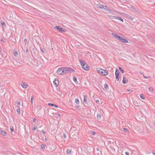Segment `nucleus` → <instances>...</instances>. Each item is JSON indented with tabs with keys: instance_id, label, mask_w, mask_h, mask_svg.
Masks as SVG:
<instances>
[{
	"instance_id": "f257e3e1",
	"label": "nucleus",
	"mask_w": 155,
	"mask_h": 155,
	"mask_svg": "<svg viewBox=\"0 0 155 155\" xmlns=\"http://www.w3.org/2000/svg\"><path fill=\"white\" fill-rule=\"evenodd\" d=\"M112 35L117 40H119L120 41L125 43H127L128 42V41L127 40L124 38H123V37H120L116 34L112 33Z\"/></svg>"
},
{
	"instance_id": "f03ea898",
	"label": "nucleus",
	"mask_w": 155,
	"mask_h": 155,
	"mask_svg": "<svg viewBox=\"0 0 155 155\" xmlns=\"http://www.w3.org/2000/svg\"><path fill=\"white\" fill-rule=\"evenodd\" d=\"M79 61L81 65L82 68L85 70H88L89 67L87 63L84 61L79 60Z\"/></svg>"
},
{
	"instance_id": "7ed1b4c3",
	"label": "nucleus",
	"mask_w": 155,
	"mask_h": 155,
	"mask_svg": "<svg viewBox=\"0 0 155 155\" xmlns=\"http://www.w3.org/2000/svg\"><path fill=\"white\" fill-rule=\"evenodd\" d=\"M63 68L64 74L71 72V71H74L71 68L67 67H63Z\"/></svg>"
},
{
	"instance_id": "20e7f679",
	"label": "nucleus",
	"mask_w": 155,
	"mask_h": 155,
	"mask_svg": "<svg viewBox=\"0 0 155 155\" xmlns=\"http://www.w3.org/2000/svg\"><path fill=\"white\" fill-rule=\"evenodd\" d=\"M57 73L59 75L64 74L63 67L61 68L58 69L57 71Z\"/></svg>"
},
{
	"instance_id": "39448f33",
	"label": "nucleus",
	"mask_w": 155,
	"mask_h": 155,
	"mask_svg": "<svg viewBox=\"0 0 155 155\" xmlns=\"http://www.w3.org/2000/svg\"><path fill=\"white\" fill-rule=\"evenodd\" d=\"M119 71L117 69H116L115 72V75L116 76V78L117 80V81H118L119 79Z\"/></svg>"
},
{
	"instance_id": "423d86ee",
	"label": "nucleus",
	"mask_w": 155,
	"mask_h": 155,
	"mask_svg": "<svg viewBox=\"0 0 155 155\" xmlns=\"http://www.w3.org/2000/svg\"><path fill=\"white\" fill-rule=\"evenodd\" d=\"M101 74L103 75L106 76L108 74V72L106 70L103 69V71H101Z\"/></svg>"
},
{
	"instance_id": "0eeeda50",
	"label": "nucleus",
	"mask_w": 155,
	"mask_h": 155,
	"mask_svg": "<svg viewBox=\"0 0 155 155\" xmlns=\"http://www.w3.org/2000/svg\"><path fill=\"white\" fill-rule=\"evenodd\" d=\"M124 16L128 19H129L131 20H133V18L132 17L126 14H124Z\"/></svg>"
},
{
	"instance_id": "6e6552de",
	"label": "nucleus",
	"mask_w": 155,
	"mask_h": 155,
	"mask_svg": "<svg viewBox=\"0 0 155 155\" xmlns=\"http://www.w3.org/2000/svg\"><path fill=\"white\" fill-rule=\"evenodd\" d=\"M21 85L24 88H26L28 87V85L26 83L24 82H21Z\"/></svg>"
},
{
	"instance_id": "1a4fd4ad",
	"label": "nucleus",
	"mask_w": 155,
	"mask_h": 155,
	"mask_svg": "<svg viewBox=\"0 0 155 155\" xmlns=\"http://www.w3.org/2000/svg\"><path fill=\"white\" fill-rule=\"evenodd\" d=\"M102 9L107 12H110V10L109 9L108 7L105 5H104Z\"/></svg>"
},
{
	"instance_id": "9d476101",
	"label": "nucleus",
	"mask_w": 155,
	"mask_h": 155,
	"mask_svg": "<svg viewBox=\"0 0 155 155\" xmlns=\"http://www.w3.org/2000/svg\"><path fill=\"white\" fill-rule=\"evenodd\" d=\"M53 83L55 85L56 87L58 86L59 84L58 80L55 79L53 81Z\"/></svg>"
},
{
	"instance_id": "9b49d317",
	"label": "nucleus",
	"mask_w": 155,
	"mask_h": 155,
	"mask_svg": "<svg viewBox=\"0 0 155 155\" xmlns=\"http://www.w3.org/2000/svg\"><path fill=\"white\" fill-rule=\"evenodd\" d=\"M0 133L3 136H6L7 135V133L4 130H0Z\"/></svg>"
},
{
	"instance_id": "f8f14e48",
	"label": "nucleus",
	"mask_w": 155,
	"mask_h": 155,
	"mask_svg": "<svg viewBox=\"0 0 155 155\" xmlns=\"http://www.w3.org/2000/svg\"><path fill=\"white\" fill-rule=\"evenodd\" d=\"M55 27L57 29V30H58V31H59L62 32L64 31V30L61 28H60L59 26H56Z\"/></svg>"
},
{
	"instance_id": "ddd939ff",
	"label": "nucleus",
	"mask_w": 155,
	"mask_h": 155,
	"mask_svg": "<svg viewBox=\"0 0 155 155\" xmlns=\"http://www.w3.org/2000/svg\"><path fill=\"white\" fill-rule=\"evenodd\" d=\"M114 17L115 18V19H117L119 20L122 22L124 21L123 19H122L119 16H114Z\"/></svg>"
},
{
	"instance_id": "4468645a",
	"label": "nucleus",
	"mask_w": 155,
	"mask_h": 155,
	"mask_svg": "<svg viewBox=\"0 0 155 155\" xmlns=\"http://www.w3.org/2000/svg\"><path fill=\"white\" fill-rule=\"evenodd\" d=\"M122 82L124 84L126 83L127 82V79L126 78H125L124 77Z\"/></svg>"
},
{
	"instance_id": "2eb2a0df",
	"label": "nucleus",
	"mask_w": 155,
	"mask_h": 155,
	"mask_svg": "<svg viewBox=\"0 0 155 155\" xmlns=\"http://www.w3.org/2000/svg\"><path fill=\"white\" fill-rule=\"evenodd\" d=\"M87 96L86 95H84V100H83V101H84V102H85V103L87 102Z\"/></svg>"
},
{
	"instance_id": "dca6fc26",
	"label": "nucleus",
	"mask_w": 155,
	"mask_h": 155,
	"mask_svg": "<svg viewBox=\"0 0 155 155\" xmlns=\"http://www.w3.org/2000/svg\"><path fill=\"white\" fill-rule=\"evenodd\" d=\"M48 105L50 106L53 107H57V108L58 107V106L57 105H56L54 104H52L51 103H48Z\"/></svg>"
},
{
	"instance_id": "f3484780",
	"label": "nucleus",
	"mask_w": 155,
	"mask_h": 155,
	"mask_svg": "<svg viewBox=\"0 0 155 155\" xmlns=\"http://www.w3.org/2000/svg\"><path fill=\"white\" fill-rule=\"evenodd\" d=\"M97 71L98 72H99V73L101 74V71H103V69H101V68H97Z\"/></svg>"
},
{
	"instance_id": "a211bd4d",
	"label": "nucleus",
	"mask_w": 155,
	"mask_h": 155,
	"mask_svg": "<svg viewBox=\"0 0 155 155\" xmlns=\"http://www.w3.org/2000/svg\"><path fill=\"white\" fill-rule=\"evenodd\" d=\"M104 6V5L101 4H99L98 5V7L99 8L102 9Z\"/></svg>"
},
{
	"instance_id": "6ab92c4d",
	"label": "nucleus",
	"mask_w": 155,
	"mask_h": 155,
	"mask_svg": "<svg viewBox=\"0 0 155 155\" xmlns=\"http://www.w3.org/2000/svg\"><path fill=\"white\" fill-rule=\"evenodd\" d=\"M119 69L120 71L123 74L124 73V71L120 67H119Z\"/></svg>"
},
{
	"instance_id": "aec40b11",
	"label": "nucleus",
	"mask_w": 155,
	"mask_h": 155,
	"mask_svg": "<svg viewBox=\"0 0 155 155\" xmlns=\"http://www.w3.org/2000/svg\"><path fill=\"white\" fill-rule=\"evenodd\" d=\"M140 97L142 99H145V97L143 94H141L140 95Z\"/></svg>"
},
{
	"instance_id": "412c9836",
	"label": "nucleus",
	"mask_w": 155,
	"mask_h": 155,
	"mask_svg": "<svg viewBox=\"0 0 155 155\" xmlns=\"http://www.w3.org/2000/svg\"><path fill=\"white\" fill-rule=\"evenodd\" d=\"M14 55L15 57H17L18 55V52L17 51H15L14 52Z\"/></svg>"
},
{
	"instance_id": "4be33fe9",
	"label": "nucleus",
	"mask_w": 155,
	"mask_h": 155,
	"mask_svg": "<svg viewBox=\"0 0 155 155\" xmlns=\"http://www.w3.org/2000/svg\"><path fill=\"white\" fill-rule=\"evenodd\" d=\"M104 86V87L106 89H107L108 87V86L107 84H105Z\"/></svg>"
},
{
	"instance_id": "5701e85b",
	"label": "nucleus",
	"mask_w": 155,
	"mask_h": 155,
	"mask_svg": "<svg viewBox=\"0 0 155 155\" xmlns=\"http://www.w3.org/2000/svg\"><path fill=\"white\" fill-rule=\"evenodd\" d=\"M149 91L151 92H152L153 91V88L152 87H149L148 88Z\"/></svg>"
},
{
	"instance_id": "b1692460",
	"label": "nucleus",
	"mask_w": 155,
	"mask_h": 155,
	"mask_svg": "<svg viewBox=\"0 0 155 155\" xmlns=\"http://www.w3.org/2000/svg\"><path fill=\"white\" fill-rule=\"evenodd\" d=\"M75 102L77 104H78L79 103V101L78 99H76L75 100Z\"/></svg>"
},
{
	"instance_id": "393cba45",
	"label": "nucleus",
	"mask_w": 155,
	"mask_h": 155,
	"mask_svg": "<svg viewBox=\"0 0 155 155\" xmlns=\"http://www.w3.org/2000/svg\"><path fill=\"white\" fill-rule=\"evenodd\" d=\"M123 130L125 132H127L128 131V129L125 128H124L123 129Z\"/></svg>"
},
{
	"instance_id": "a878e982",
	"label": "nucleus",
	"mask_w": 155,
	"mask_h": 155,
	"mask_svg": "<svg viewBox=\"0 0 155 155\" xmlns=\"http://www.w3.org/2000/svg\"><path fill=\"white\" fill-rule=\"evenodd\" d=\"M130 8L131 9L133 10H135V8L133 6H131L130 7Z\"/></svg>"
},
{
	"instance_id": "bb28decb",
	"label": "nucleus",
	"mask_w": 155,
	"mask_h": 155,
	"mask_svg": "<svg viewBox=\"0 0 155 155\" xmlns=\"http://www.w3.org/2000/svg\"><path fill=\"white\" fill-rule=\"evenodd\" d=\"M71 153V150H67V153L68 154H70Z\"/></svg>"
},
{
	"instance_id": "cd10ccee",
	"label": "nucleus",
	"mask_w": 155,
	"mask_h": 155,
	"mask_svg": "<svg viewBox=\"0 0 155 155\" xmlns=\"http://www.w3.org/2000/svg\"><path fill=\"white\" fill-rule=\"evenodd\" d=\"M73 80L75 82H76L77 81V78L75 76L73 77Z\"/></svg>"
},
{
	"instance_id": "c85d7f7f",
	"label": "nucleus",
	"mask_w": 155,
	"mask_h": 155,
	"mask_svg": "<svg viewBox=\"0 0 155 155\" xmlns=\"http://www.w3.org/2000/svg\"><path fill=\"white\" fill-rule=\"evenodd\" d=\"M20 110L19 108H18L17 109V112L18 114H19L20 113Z\"/></svg>"
},
{
	"instance_id": "c756f323",
	"label": "nucleus",
	"mask_w": 155,
	"mask_h": 155,
	"mask_svg": "<svg viewBox=\"0 0 155 155\" xmlns=\"http://www.w3.org/2000/svg\"><path fill=\"white\" fill-rule=\"evenodd\" d=\"M41 148L43 149H44L45 148V146L44 145V144L41 145Z\"/></svg>"
},
{
	"instance_id": "7c9ffc66",
	"label": "nucleus",
	"mask_w": 155,
	"mask_h": 155,
	"mask_svg": "<svg viewBox=\"0 0 155 155\" xmlns=\"http://www.w3.org/2000/svg\"><path fill=\"white\" fill-rule=\"evenodd\" d=\"M1 24L3 25H5V23L4 21H1Z\"/></svg>"
},
{
	"instance_id": "2f4dec72",
	"label": "nucleus",
	"mask_w": 155,
	"mask_h": 155,
	"mask_svg": "<svg viewBox=\"0 0 155 155\" xmlns=\"http://www.w3.org/2000/svg\"><path fill=\"white\" fill-rule=\"evenodd\" d=\"M33 96H31V102L32 104H33Z\"/></svg>"
},
{
	"instance_id": "473e14b6",
	"label": "nucleus",
	"mask_w": 155,
	"mask_h": 155,
	"mask_svg": "<svg viewBox=\"0 0 155 155\" xmlns=\"http://www.w3.org/2000/svg\"><path fill=\"white\" fill-rule=\"evenodd\" d=\"M17 107H19V106L20 105H21L20 102H18L17 103Z\"/></svg>"
},
{
	"instance_id": "72a5a7b5",
	"label": "nucleus",
	"mask_w": 155,
	"mask_h": 155,
	"mask_svg": "<svg viewBox=\"0 0 155 155\" xmlns=\"http://www.w3.org/2000/svg\"><path fill=\"white\" fill-rule=\"evenodd\" d=\"M97 118H101V115L100 114H98L97 115Z\"/></svg>"
},
{
	"instance_id": "f704fd0d",
	"label": "nucleus",
	"mask_w": 155,
	"mask_h": 155,
	"mask_svg": "<svg viewBox=\"0 0 155 155\" xmlns=\"http://www.w3.org/2000/svg\"><path fill=\"white\" fill-rule=\"evenodd\" d=\"M91 133L93 135H94L96 134V133L94 131H92Z\"/></svg>"
},
{
	"instance_id": "c9c22d12",
	"label": "nucleus",
	"mask_w": 155,
	"mask_h": 155,
	"mask_svg": "<svg viewBox=\"0 0 155 155\" xmlns=\"http://www.w3.org/2000/svg\"><path fill=\"white\" fill-rule=\"evenodd\" d=\"M37 129V127L36 126H35L33 128V129L34 130H35Z\"/></svg>"
},
{
	"instance_id": "e433bc0d",
	"label": "nucleus",
	"mask_w": 155,
	"mask_h": 155,
	"mask_svg": "<svg viewBox=\"0 0 155 155\" xmlns=\"http://www.w3.org/2000/svg\"><path fill=\"white\" fill-rule=\"evenodd\" d=\"M63 136H64V137L65 138H66V134H65V133L64 134H63Z\"/></svg>"
},
{
	"instance_id": "4c0bfd02",
	"label": "nucleus",
	"mask_w": 155,
	"mask_h": 155,
	"mask_svg": "<svg viewBox=\"0 0 155 155\" xmlns=\"http://www.w3.org/2000/svg\"><path fill=\"white\" fill-rule=\"evenodd\" d=\"M143 76L145 78H148L150 77V76L147 77L146 76H145L144 75H143Z\"/></svg>"
},
{
	"instance_id": "58836bf2",
	"label": "nucleus",
	"mask_w": 155,
	"mask_h": 155,
	"mask_svg": "<svg viewBox=\"0 0 155 155\" xmlns=\"http://www.w3.org/2000/svg\"><path fill=\"white\" fill-rule=\"evenodd\" d=\"M10 130H11V131L12 132H13L14 130H13V129L12 128H10Z\"/></svg>"
},
{
	"instance_id": "ea45409f",
	"label": "nucleus",
	"mask_w": 155,
	"mask_h": 155,
	"mask_svg": "<svg viewBox=\"0 0 155 155\" xmlns=\"http://www.w3.org/2000/svg\"><path fill=\"white\" fill-rule=\"evenodd\" d=\"M132 90L131 89H129L128 90V91L129 92H132Z\"/></svg>"
},
{
	"instance_id": "a19ab883",
	"label": "nucleus",
	"mask_w": 155,
	"mask_h": 155,
	"mask_svg": "<svg viewBox=\"0 0 155 155\" xmlns=\"http://www.w3.org/2000/svg\"><path fill=\"white\" fill-rule=\"evenodd\" d=\"M125 154L126 155H129V153L128 152H125Z\"/></svg>"
},
{
	"instance_id": "79ce46f5",
	"label": "nucleus",
	"mask_w": 155,
	"mask_h": 155,
	"mask_svg": "<svg viewBox=\"0 0 155 155\" xmlns=\"http://www.w3.org/2000/svg\"><path fill=\"white\" fill-rule=\"evenodd\" d=\"M36 120V119L35 118H33V121L34 122H35Z\"/></svg>"
},
{
	"instance_id": "37998d69",
	"label": "nucleus",
	"mask_w": 155,
	"mask_h": 155,
	"mask_svg": "<svg viewBox=\"0 0 155 155\" xmlns=\"http://www.w3.org/2000/svg\"><path fill=\"white\" fill-rule=\"evenodd\" d=\"M42 133L43 134H45V131L43 130L42 131Z\"/></svg>"
},
{
	"instance_id": "c03bdc74",
	"label": "nucleus",
	"mask_w": 155,
	"mask_h": 155,
	"mask_svg": "<svg viewBox=\"0 0 155 155\" xmlns=\"http://www.w3.org/2000/svg\"><path fill=\"white\" fill-rule=\"evenodd\" d=\"M24 41L26 43L27 41V40L26 39H25L24 40Z\"/></svg>"
},
{
	"instance_id": "a18cd8bd",
	"label": "nucleus",
	"mask_w": 155,
	"mask_h": 155,
	"mask_svg": "<svg viewBox=\"0 0 155 155\" xmlns=\"http://www.w3.org/2000/svg\"><path fill=\"white\" fill-rule=\"evenodd\" d=\"M99 102V101L98 100H97L96 101V102L97 103H98Z\"/></svg>"
},
{
	"instance_id": "49530a36",
	"label": "nucleus",
	"mask_w": 155,
	"mask_h": 155,
	"mask_svg": "<svg viewBox=\"0 0 155 155\" xmlns=\"http://www.w3.org/2000/svg\"><path fill=\"white\" fill-rule=\"evenodd\" d=\"M1 41H2L3 42H4V40L3 39H1Z\"/></svg>"
},
{
	"instance_id": "de8ad7c7",
	"label": "nucleus",
	"mask_w": 155,
	"mask_h": 155,
	"mask_svg": "<svg viewBox=\"0 0 155 155\" xmlns=\"http://www.w3.org/2000/svg\"><path fill=\"white\" fill-rule=\"evenodd\" d=\"M140 74H142L143 75H144L142 72H140Z\"/></svg>"
},
{
	"instance_id": "09e8293b",
	"label": "nucleus",
	"mask_w": 155,
	"mask_h": 155,
	"mask_svg": "<svg viewBox=\"0 0 155 155\" xmlns=\"http://www.w3.org/2000/svg\"><path fill=\"white\" fill-rule=\"evenodd\" d=\"M26 51L27 52H28V49H26Z\"/></svg>"
},
{
	"instance_id": "8fccbe9b",
	"label": "nucleus",
	"mask_w": 155,
	"mask_h": 155,
	"mask_svg": "<svg viewBox=\"0 0 155 155\" xmlns=\"http://www.w3.org/2000/svg\"><path fill=\"white\" fill-rule=\"evenodd\" d=\"M58 116H60V114H58Z\"/></svg>"
},
{
	"instance_id": "3c124183",
	"label": "nucleus",
	"mask_w": 155,
	"mask_h": 155,
	"mask_svg": "<svg viewBox=\"0 0 155 155\" xmlns=\"http://www.w3.org/2000/svg\"><path fill=\"white\" fill-rule=\"evenodd\" d=\"M45 140H47V139L46 138H45Z\"/></svg>"
},
{
	"instance_id": "603ef678",
	"label": "nucleus",
	"mask_w": 155,
	"mask_h": 155,
	"mask_svg": "<svg viewBox=\"0 0 155 155\" xmlns=\"http://www.w3.org/2000/svg\"><path fill=\"white\" fill-rule=\"evenodd\" d=\"M41 51H42L43 52H44V51H43V50H42Z\"/></svg>"
},
{
	"instance_id": "864d4df0",
	"label": "nucleus",
	"mask_w": 155,
	"mask_h": 155,
	"mask_svg": "<svg viewBox=\"0 0 155 155\" xmlns=\"http://www.w3.org/2000/svg\"><path fill=\"white\" fill-rule=\"evenodd\" d=\"M153 154L155 155V153H153Z\"/></svg>"
}]
</instances>
